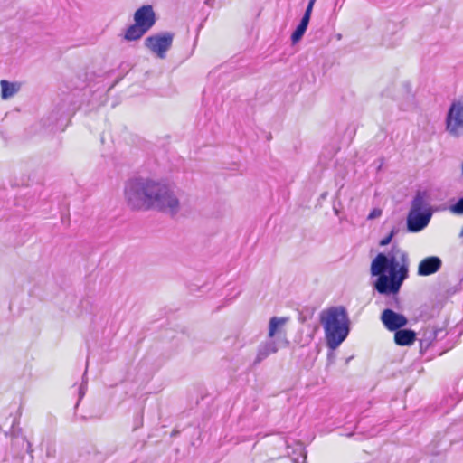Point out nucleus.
Instances as JSON below:
<instances>
[{
    "mask_svg": "<svg viewBox=\"0 0 463 463\" xmlns=\"http://www.w3.org/2000/svg\"><path fill=\"white\" fill-rule=\"evenodd\" d=\"M308 23L309 22L306 21V19H301L299 24L291 35V41L293 43H298L302 38L307 28Z\"/></svg>",
    "mask_w": 463,
    "mask_h": 463,
    "instance_id": "nucleus-16",
    "label": "nucleus"
},
{
    "mask_svg": "<svg viewBox=\"0 0 463 463\" xmlns=\"http://www.w3.org/2000/svg\"><path fill=\"white\" fill-rule=\"evenodd\" d=\"M328 347H338L349 333L348 317L344 307H331L321 314Z\"/></svg>",
    "mask_w": 463,
    "mask_h": 463,
    "instance_id": "nucleus-3",
    "label": "nucleus"
},
{
    "mask_svg": "<svg viewBox=\"0 0 463 463\" xmlns=\"http://www.w3.org/2000/svg\"><path fill=\"white\" fill-rule=\"evenodd\" d=\"M398 232V229L396 228H392V230L391 231V232L389 233L388 236H386L385 238H383L381 241H380V245L381 246H386L388 245L391 241H392V239L393 238V236Z\"/></svg>",
    "mask_w": 463,
    "mask_h": 463,
    "instance_id": "nucleus-18",
    "label": "nucleus"
},
{
    "mask_svg": "<svg viewBox=\"0 0 463 463\" xmlns=\"http://www.w3.org/2000/svg\"><path fill=\"white\" fill-rule=\"evenodd\" d=\"M1 86V96L4 99H8L14 97L20 90V83L18 82H9L6 80H2L0 81Z\"/></svg>",
    "mask_w": 463,
    "mask_h": 463,
    "instance_id": "nucleus-12",
    "label": "nucleus"
},
{
    "mask_svg": "<svg viewBox=\"0 0 463 463\" xmlns=\"http://www.w3.org/2000/svg\"><path fill=\"white\" fill-rule=\"evenodd\" d=\"M124 195L128 206L133 210L156 209L175 214L180 209L179 199L170 185L148 178L128 181Z\"/></svg>",
    "mask_w": 463,
    "mask_h": 463,
    "instance_id": "nucleus-1",
    "label": "nucleus"
},
{
    "mask_svg": "<svg viewBox=\"0 0 463 463\" xmlns=\"http://www.w3.org/2000/svg\"><path fill=\"white\" fill-rule=\"evenodd\" d=\"M426 198V193L419 191L411 202V207L410 212L423 213L422 211L426 210L427 207Z\"/></svg>",
    "mask_w": 463,
    "mask_h": 463,
    "instance_id": "nucleus-14",
    "label": "nucleus"
},
{
    "mask_svg": "<svg viewBox=\"0 0 463 463\" xmlns=\"http://www.w3.org/2000/svg\"><path fill=\"white\" fill-rule=\"evenodd\" d=\"M400 253V261L395 255L379 253L371 263L372 276H378L374 288L383 295L397 294L408 277V257L403 251Z\"/></svg>",
    "mask_w": 463,
    "mask_h": 463,
    "instance_id": "nucleus-2",
    "label": "nucleus"
},
{
    "mask_svg": "<svg viewBox=\"0 0 463 463\" xmlns=\"http://www.w3.org/2000/svg\"><path fill=\"white\" fill-rule=\"evenodd\" d=\"M315 2H316V0H309V3L307 6V9L305 11V14H304L302 19H306V21L309 22Z\"/></svg>",
    "mask_w": 463,
    "mask_h": 463,
    "instance_id": "nucleus-19",
    "label": "nucleus"
},
{
    "mask_svg": "<svg viewBox=\"0 0 463 463\" xmlns=\"http://www.w3.org/2000/svg\"><path fill=\"white\" fill-rule=\"evenodd\" d=\"M381 320L385 327L390 331H396L405 326L408 319L405 316L396 313L392 309H384L381 315Z\"/></svg>",
    "mask_w": 463,
    "mask_h": 463,
    "instance_id": "nucleus-7",
    "label": "nucleus"
},
{
    "mask_svg": "<svg viewBox=\"0 0 463 463\" xmlns=\"http://www.w3.org/2000/svg\"><path fill=\"white\" fill-rule=\"evenodd\" d=\"M288 317H272L269 318L268 326V336L269 338H284L285 327L289 322Z\"/></svg>",
    "mask_w": 463,
    "mask_h": 463,
    "instance_id": "nucleus-9",
    "label": "nucleus"
},
{
    "mask_svg": "<svg viewBox=\"0 0 463 463\" xmlns=\"http://www.w3.org/2000/svg\"><path fill=\"white\" fill-rule=\"evenodd\" d=\"M382 215V210L380 208H374L367 216L368 220H373L379 218Z\"/></svg>",
    "mask_w": 463,
    "mask_h": 463,
    "instance_id": "nucleus-20",
    "label": "nucleus"
},
{
    "mask_svg": "<svg viewBox=\"0 0 463 463\" xmlns=\"http://www.w3.org/2000/svg\"><path fill=\"white\" fill-rule=\"evenodd\" d=\"M442 266V260L439 257L430 256L423 259L418 266L419 276H430L438 272Z\"/></svg>",
    "mask_w": 463,
    "mask_h": 463,
    "instance_id": "nucleus-10",
    "label": "nucleus"
},
{
    "mask_svg": "<svg viewBox=\"0 0 463 463\" xmlns=\"http://www.w3.org/2000/svg\"><path fill=\"white\" fill-rule=\"evenodd\" d=\"M134 21L139 26L149 31L156 23V14L152 5H146L138 8L134 14Z\"/></svg>",
    "mask_w": 463,
    "mask_h": 463,
    "instance_id": "nucleus-8",
    "label": "nucleus"
},
{
    "mask_svg": "<svg viewBox=\"0 0 463 463\" xmlns=\"http://www.w3.org/2000/svg\"><path fill=\"white\" fill-rule=\"evenodd\" d=\"M450 211L455 214H463V197L450 206Z\"/></svg>",
    "mask_w": 463,
    "mask_h": 463,
    "instance_id": "nucleus-17",
    "label": "nucleus"
},
{
    "mask_svg": "<svg viewBox=\"0 0 463 463\" xmlns=\"http://www.w3.org/2000/svg\"><path fill=\"white\" fill-rule=\"evenodd\" d=\"M442 333L441 330H437L434 327H426L422 333L421 337L420 338V347H429L433 344V341L437 338L438 335Z\"/></svg>",
    "mask_w": 463,
    "mask_h": 463,
    "instance_id": "nucleus-13",
    "label": "nucleus"
},
{
    "mask_svg": "<svg viewBox=\"0 0 463 463\" xmlns=\"http://www.w3.org/2000/svg\"><path fill=\"white\" fill-rule=\"evenodd\" d=\"M431 213L428 210L423 213L409 212L407 216V229L411 232L422 231L430 222Z\"/></svg>",
    "mask_w": 463,
    "mask_h": 463,
    "instance_id": "nucleus-6",
    "label": "nucleus"
},
{
    "mask_svg": "<svg viewBox=\"0 0 463 463\" xmlns=\"http://www.w3.org/2000/svg\"><path fill=\"white\" fill-rule=\"evenodd\" d=\"M174 33L166 32L148 36L145 40V46L159 58L165 57V52L172 46Z\"/></svg>",
    "mask_w": 463,
    "mask_h": 463,
    "instance_id": "nucleus-5",
    "label": "nucleus"
},
{
    "mask_svg": "<svg viewBox=\"0 0 463 463\" xmlns=\"http://www.w3.org/2000/svg\"><path fill=\"white\" fill-rule=\"evenodd\" d=\"M415 339V332L410 329H398L394 335V341L398 345H411Z\"/></svg>",
    "mask_w": 463,
    "mask_h": 463,
    "instance_id": "nucleus-11",
    "label": "nucleus"
},
{
    "mask_svg": "<svg viewBox=\"0 0 463 463\" xmlns=\"http://www.w3.org/2000/svg\"><path fill=\"white\" fill-rule=\"evenodd\" d=\"M148 31L146 28L139 26L137 24L130 25L125 33V39L128 41H136L140 39Z\"/></svg>",
    "mask_w": 463,
    "mask_h": 463,
    "instance_id": "nucleus-15",
    "label": "nucleus"
},
{
    "mask_svg": "<svg viewBox=\"0 0 463 463\" xmlns=\"http://www.w3.org/2000/svg\"><path fill=\"white\" fill-rule=\"evenodd\" d=\"M403 89L405 90V91H406V93H407V99H412V97H413V95H412V93H411V86H410L409 84H407V83H406V84H404V85H403Z\"/></svg>",
    "mask_w": 463,
    "mask_h": 463,
    "instance_id": "nucleus-21",
    "label": "nucleus"
},
{
    "mask_svg": "<svg viewBox=\"0 0 463 463\" xmlns=\"http://www.w3.org/2000/svg\"><path fill=\"white\" fill-rule=\"evenodd\" d=\"M446 130L454 137H463V99L451 103L446 117Z\"/></svg>",
    "mask_w": 463,
    "mask_h": 463,
    "instance_id": "nucleus-4",
    "label": "nucleus"
}]
</instances>
